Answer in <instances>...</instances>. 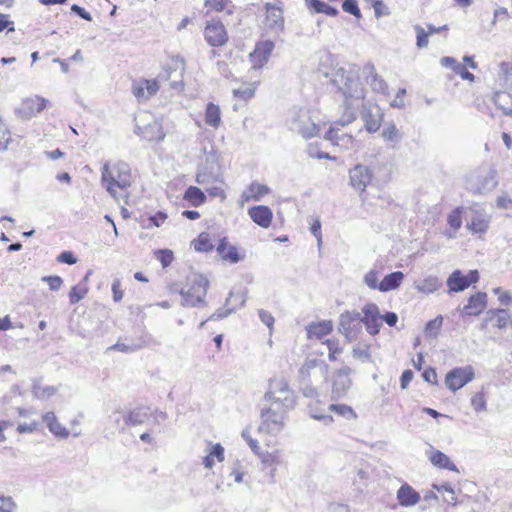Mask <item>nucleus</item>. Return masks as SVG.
<instances>
[{
    "instance_id": "f257e3e1",
    "label": "nucleus",
    "mask_w": 512,
    "mask_h": 512,
    "mask_svg": "<svg viewBox=\"0 0 512 512\" xmlns=\"http://www.w3.org/2000/svg\"><path fill=\"white\" fill-rule=\"evenodd\" d=\"M101 182L113 198L126 195L133 182L129 165L123 161L105 163L101 171Z\"/></svg>"
},
{
    "instance_id": "f03ea898",
    "label": "nucleus",
    "mask_w": 512,
    "mask_h": 512,
    "mask_svg": "<svg viewBox=\"0 0 512 512\" xmlns=\"http://www.w3.org/2000/svg\"><path fill=\"white\" fill-rule=\"evenodd\" d=\"M208 287L209 281L202 274L191 273L188 275L179 290L182 305L195 307L204 303Z\"/></svg>"
},
{
    "instance_id": "7ed1b4c3",
    "label": "nucleus",
    "mask_w": 512,
    "mask_h": 512,
    "mask_svg": "<svg viewBox=\"0 0 512 512\" xmlns=\"http://www.w3.org/2000/svg\"><path fill=\"white\" fill-rule=\"evenodd\" d=\"M265 400L275 408L291 410L296 404L294 392L284 378H272L269 381L268 390L265 393Z\"/></svg>"
},
{
    "instance_id": "20e7f679",
    "label": "nucleus",
    "mask_w": 512,
    "mask_h": 512,
    "mask_svg": "<svg viewBox=\"0 0 512 512\" xmlns=\"http://www.w3.org/2000/svg\"><path fill=\"white\" fill-rule=\"evenodd\" d=\"M212 16L204 23L203 38L209 47L221 48L228 44L230 40L229 32L221 19Z\"/></svg>"
},
{
    "instance_id": "39448f33",
    "label": "nucleus",
    "mask_w": 512,
    "mask_h": 512,
    "mask_svg": "<svg viewBox=\"0 0 512 512\" xmlns=\"http://www.w3.org/2000/svg\"><path fill=\"white\" fill-rule=\"evenodd\" d=\"M287 412L288 410L268 405L267 408L261 411L259 432L264 434H276L280 432L284 427Z\"/></svg>"
},
{
    "instance_id": "423d86ee",
    "label": "nucleus",
    "mask_w": 512,
    "mask_h": 512,
    "mask_svg": "<svg viewBox=\"0 0 512 512\" xmlns=\"http://www.w3.org/2000/svg\"><path fill=\"white\" fill-rule=\"evenodd\" d=\"M480 279L478 270H470L464 274L461 270H454L447 278L446 285L449 292L457 293L468 289Z\"/></svg>"
},
{
    "instance_id": "0eeeda50",
    "label": "nucleus",
    "mask_w": 512,
    "mask_h": 512,
    "mask_svg": "<svg viewBox=\"0 0 512 512\" xmlns=\"http://www.w3.org/2000/svg\"><path fill=\"white\" fill-rule=\"evenodd\" d=\"M475 372L471 365L451 369L445 376L446 387L456 392L474 379Z\"/></svg>"
},
{
    "instance_id": "6e6552de",
    "label": "nucleus",
    "mask_w": 512,
    "mask_h": 512,
    "mask_svg": "<svg viewBox=\"0 0 512 512\" xmlns=\"http://www.w3.org/2000/svg\"><path fill=\"white\" fill-rule=\"evenodd\" d=\"M242 437L245 439L251 450L255 453V455L259 457L262 464H264L265 466L274 467L282 462L280 450L276 448H273L271 450L263 449L261 446L258 445V442L250 436L248 431H244L242 433Z\"/></svg>"
},
{
    "instance_id": "1a4fd4ad",
    "label": "nucleus",
    "mask_w": 512,
    "mask_h": 512,
    "mask_svg": "<svg viewBox=\"0 0 512 512\" xmlns=\"http://www.w3.org/2000/svg\"><path fill=\"white\" fill-rule=\"evenodd\" d=\"M472 213L471 218L467 221L466 228L474 235L481 237L489 229L490 217L477 204L468 207Z\"/></svg>"
},
{
    "instance_id": "9d476101",
    "label": "nucleus",
    "mask_w": 512,
    "mask_h": 512,
    "mask_svg": "<svg viewBox=\"0 0 512 512\" xmlns=\"http://www.w3.org/2000/svg\"><path fill=\"white\" fill-rule=\"evenodd\" d=\"M362 313L363 316L359 321L364 324L366 331L371 336L379 334L382 325V315L378 306L375 303H367L363 306Z\"/></svg>"
},
{
    "instance_id": "9b49d317",
    "label": "nucleus",
    "mask_w": 512,
    "mask_h": 512,
    "mask_svg": "<svg viewBox=\"0 0 512 512\" xmlns=\"http://www.w3.org/2000/svg\"><path fill=\"white\" fill-rule=\"evenodd\" d=\"M137 122L136 129L138 135L146 141L159 142L164 139L165 133L163 131L160 121L151 117L146 123Z\"/></svg>"
},
{
    "instance_id": "f8f14e48",
    "label": "nucleus",
    "mask_w": 512,
    "mask_h": 512,
    "mask_svg": "<svg viewBox=\"0 0 512 512\" xmlns=\"http://www.w3.org/2000/svg\"><path fill=\"white\" fill-rule=\"evenodd\" d=\"M488 297L485 292H476L471 294L467 302L461 309V315L463 317H477L481 315L487 308Z\"/></svg>"
},
{
    "instance_id": "ddd939ff",
    "label": "nucleus",
    "mask_w": 512,
    "mask_h": 512,
    "mask_svg": "<svg viewBox=\"0 0 512 512\" xmlns=\"http://www.w3.org/2000/svg\"><path fill=\"white\" fill-rule=\"evenodd\" d=\"M274 47V42L271 40L258 41L254 50L249 54L252 67L254 69H261L266 65Z\"/></svg>"
},
{
    "instance_id": "4468645a",
    "label": "nucleus",
    "mask_w": 512,
    "mask_h": 512,
    "mask_svg": "<svg viewBox=\"0 0 512 512\" xmlns=\"http://www.w3.org/2000/svg\"><path fill=\"white\" fill-rule=\"evenodd\" d=\"M48 101L38 95L22 100L17 113L20 117L29 119L41 113L47 107Z\"/></svg>"
},
{
    "instance_id": "2eb2a0df",
    "label": "nucleus",
    "mask_w": 512,
    "mask_h": 512,
    "mask_svg": "<svg viewBox=\"0 0 512 512\" xmlns=\"http://www.w3.org/2000/svg\"><path fill=\"white\" fill-rule=\"evenodd\" d=\"M185 70L186 62L182 57L178 55L170 56L163 65L160 78L164 81L172 80L173 78L182 80Z\"/></svg>"
},
{
    "instance_id": "dca6fc26",
    "label": "nucleus",
    "mask_w": 512,
    "mask_h": 512,
    "mask_svg": "<svg viewBox=\"0 0 512 512\" xmlns=\"http://www.w3.org/2000/svg\"><path fill=\"white\" fill-rule=\"evenodd\" d=\"M271 193V189L258 181L251 182L241 193L239 203L244 206L249 202H258Z\"/></svg>"
},
{
    "instance_id": "f3484780",
    "label": "nucleus",
    "mask_w": 512,
    "mask_h": 512,
    "mask_svg": "<svg viewBox=\"0 0 512 512\" xmlns=\"http://www.w3.org/2000/svg\"><path fill=\"white\" fill-rule=\"evenodd\" d=\"M265 18L264 25L270 30L282 31L284 27L283 8L281 3L271 4L266 3L264 5Z\"/></svg>"
},
{
    "instance_id": "a211bd4d",
    "label": "nucleus",
    "mask_w": 512,
    "mask_h": 512,
    "mask_svg": "<svg viewBox=\"0 0 512 512\" xmlns=\"http://www.w3.org/2000/svg\"><path fill=\"white\" fill-rule=\"evenodd\" d=\"M235 5L232 0H204L202 11L204 16L222 14L231 16L234 14Z\"/></svg>"
},
{
    "instance_id": "6ab92c4d",
    "label": "nucleus",
    "mask_w": 512,
    "mask_h": 512,
    "mask_svg": "<svg viewBox=\"0 0 512 512\" xmlns=\"http://www.w3.org/2000/svg\"><path fill=\"white\" fill-rule=\"evenodd\" d=\"M250 219L259 227L268 229L274 218L272 209L266 205H255L248 209Z\"/></svg>"
},
{
    "instance_id": "aec40b11",
    "label": "nucleus",
    "mask_w": 512,
    "mask_h": 512,
    "mask_svg": "<svg viewBox=\"0 0 512 512\" xmlns=\"http://www.w3.org/2000/svg\"><path fill=\"white\" fill-rule=\"evenodd\" d=\"M160 88L156 79H142L134 81L132 84V93L138 100L148 99L154 96Z\"/></svg>"
},
{
    "instance_id": "412c9836",
    "label": "nucleus",
    "mask_w": 512,
    "mask_h": 512,
    "mask_svg": "<svg viewBox=\"0 0 512 512\" xmlns=\"http://www.w3.org/2000/svg\"><path fill=\"white\" fill-rule=\"evenodd\" d=\"M340 90L347 100L363 99L365 97L363 84L355 75H347L344 84L340 86Z\"/></svg>"
},
{
    "instance_id": "4be33fe9",
    "label": "nucleus",
    "mask_w": 512,
    "mask_h": 512,
    "mask_svg": "<svg viewBox=\"0 0 512 512\" xmlns=\"http://www.w3.org/2000/svg\"><path fill=\"white\" fill-rule=\"evenodd\" d=\"M351 369L342 367L335 371L332 378V392L336 397H340L346 393L351 385L350 379Z\"/></svg>"
},
{
    "instance_id": "5701e85b",
    "label": "nucleus",
    "mask_w": 512,
    "mask_h": 512,
    "mask_svg": "<svg viewBox=\"0 0 512 512\" xmlns=\"http://www.w3.org/2000/svg\"><path fill=\"white\" fill-rule=\"evenodd\" d=\"M216 250L221 259L229 263H237L244 257L239 249L232 245L226 237L219 241Z\"/></svg>"
},
{
    "instance_id": "b1692460",
    "label": "nucleus",
    "mask_w": 512,
    "mask_h": 512,
    "mask_svg": "<svg viewBox=\"0 0 512 512\" xmlns=\"http://www.w3.org/2000/svg\"><path fill=\"white\" fill-rule=\"evenodd\" d=\"M383 116L384 114L380 107L377 105H369L363 114V121L367 131H378L382 124Z\"/></svg>"
},
{
    "instance_id": "393cba45",
    "label": "nucleus",
    "mask_w": 512,
    "mask_h": 512,
    "mask_svg": "<svg viewBox=\"0 0 512 512\" xmlns=\"http://www.w3.org/2000/svg\"><path fill=\"white\" fill-rule=\"evenodd\" d=\"M306 331L308 339L320 340L332 333L333 322L331 320L312 322L306 327Z\"/></svg>"
},
{
    "instance_id": "a878e982",
    "label": "nucleus",
    "mask_w": 512,
    "mask_h": 512,
    "mask_svg": "<svg viewBox=\"0 0 512 512\" xmlns=\"http://www.w3.org/2000/svg\"><path fill=\"white\" fill-rule=\"evenodd\" d=\"M427 457H428V460L431 462V464L439 469L458 472L456 465L449 458V456H447L445 453H443L440 450L431 448L427 452Z\"/></svg>"
},
{
    "instance_id": "bb28decb",
    "label": "nucleus",
    "mask_w": 512,
    "mask_h": 512,
    "mask_svg": "<svg viewBox=\"0 0 512 512\" xmlns=\"http://www.w3.org/2000/svg\"><path fill=\"white\" fill-rule=\"evenodd\" d=\"M370 181L371 174L367 167L356 165L350 170V183L354 188L363 191Z\"/></svg>"
},
{
    "instance_id": "cd10ccee",
    "label": "nucleus",
    "mask_w": 512,
    "mask_h": 512,
    "mask_svg": "<svg viewBox=\"0 0 512 512\" xmlns=\"http://www.w3.org/2000/svg\"><path fill=\"white\" fill-rule=\"evenodd\" d=\"M486 322H492L493 326L502 330L512 328V317L505 309H491L487 313Z\"/></svg>"
},
{
    "instance_id": "c85d7f7f",
    "label": "nucleus",
    "mask_w": 512,
    "mask_h": 512,
    "mask_svg": "<svg viewBox=\"0 0 512 512\" xmlns=\"http://www.w3.org/2000/svg\"><path fill=\"white\" fill-rule=\"evenodd\" d=\"M421 499L420 494L409 484L404 483L397 491L398 503L403 507L416 505Z\"/></svg>"
},
{
    "instance_id": "c756f323",
    "label": "nucleus",
    "mask_w": 512,
    "mask_h": 512,
    "mask_svg": "<svg viewBox=\"0 0 512 512\" xmlns=\"http://www.w3.org/2000/svg\"><path fill=\"white\" fill-rule=\"evenodd\" d=\"M464 212V207L459 206L453 209L447 215V225L448 229L444 231V235L447 238H454L461 228L462 225V214Z\"/></svg>"
},
{
    "instance_id": "7c9ffc66",
    "label": "nucleus",
    "mask_w": 512,
    "mask_h": 512,
    "mask_svg": "<svg viewBox=\"0 0 512 512\" xmlns=\"http://www.w3.org/2000/svg\"><path fill=\"white\" fill-rule=\"evenodd\" d=\"M491 101L503 115L512 117V94L508 91L494 92Z\"/></svg>"
},
{
    "instance_id": "2f4dec72",
    "label": "nucleus",
    "mask_w": 512,
    "mask_h": 512,
    "mask_svg": "<svg viewBox=\"0 0 512 512\" xmlns=\"http://www.w3.org/2000/svg\"><path fill=\"white\" fill-rule=\"evenodd\" d=\"M360 319V313L355 311H346L340 316V326L343 330V334L350 338L353 335L354 328L359 330L358 322Z\"/></svg>"
},
{
    "instance_id": "473e14b6",
    "label": "nucleus",
    "mask_w": 512,
    "mask_h": 512,
    "mask_svg": "<svg viewBox=\"0 0 512 512\" xmlns=\"http://www.w3.org/2000/svg\"><path fill=\"white\" fill-rule=\"evenodd\" d=\"M42 419L54 436L58 438H67L69 436V431L59 422L54 412H46Z\"/></svg>"
},
{
    "instance_id": "72a5a7b5",
    "label": "nucleus",
    "mask_w": 512,
    "mask_h": 512,
    "mask_svg": "<svg viewBox=\"0 0 512 512\" xmlns=\"http://www.w3.org/2000/svg\"><path fill=\"white\" fill-rule=\"evenodd\" d=\"M183 200L189 206L199 207L206 203L207 195L199 187L190 185L183 193Z\"/></svg>"
},
{
    "instance_id": "f704fd0d",
    "label": "nucleus",
    "mask_w": 512,
    "mask_h": 512,
    "mask_svg": "<svg viewBox=\"0 0 512 512\" xmlns=\"http://www.w3.org/2000/svg\"><path fill=\"white\" fill-rule=\"evenodd\" d=\"M325 138L331 141L334 145L348 147L353 145L354 139L352 136L347 135L338 127H331L325 135Z\"/></svg>"
},
{
    "instance_id": "c9c22d12",
    "label": "nucleus",
    "mask_w": 512,
    "mask_h": 512,
    "mask_svg": "<svg viewBox=\"0 0 512 512\" xmlns=\"http://www.w3.org/2000/svg\"><path fill=\"white\" fill-rule=\"evenodd\" d=\"M193 249L200 253H209L214 249V238L208 232H201L191 241Z\"/></svg>"
},
{
    "instance_id": "e433bc0d",
    "label": "nucleus",
    "mask_w": 512,
    "mask_h": 512,
    "mask_svg": "<svg viewBox=\"0 0 512 512\" xmlns=\"http://www.w3.org/2000/svg\"><path fill=\"white\" fill-rule=\"evenodd\" d=\"M204 122L207 126L218 129L221 125V110L220 107L212 102L206 105L204 113Z\"/></svg>"
},
{
    "instance_id": "4c0bfd02",
    "label": "nucleus",
    "mask_w": 512,
    "mask_h": 512,
    "mask_svg": "<svg viewBox=\"0 0 512 512\" xmlns=\"http://www.w3.org/2000/svg\"><path fill=\"white\" fill-rule=\"evenodd\" d=\"M88 277L89 273L84 277L82 281L71 287L68 295L70 304H77L87 296L89 291Z\"/></svg>"
},
{
    "instance_id": "58836bf2",
    "label": "nucleus",
    "mask_w": 512,
    "mask_h": 512,
    "mask_svg": "<svg viewBox=\"0 0 512 512\" xmlns=\"http://www.w3.org/2000/svg\"><path fill=\"white\" fill-rule=\"evenodd\" d=\"M404 273L396 271L386 275L382 281H380L379 291L388 292L397 289L404 280Z\"/></svg>"
},
{
    "instance_id": "ea45409f",
    "label": "nucleus",
    "mask_w": 512,
    "mask_h": 512,
    "mask_svg": "<svg viewBox=\"0 0 512 512\" xmlns=\"http://www.w3.org/2000/svg\"><path fill=\"white\" fill-rule=\"evenodd\" d=\"M256 89V82H245L233 90V96L236 100L246 103L255 96Z\"/></svg>"
},
{
    "instance_id": "a19ab883",
    "label": "nucleus",
    "mask_w": 512,
    "mask_h": 512,
    "mask_svg": "<svg viewBox=\"0 0 512 512\" xmlns=\"http://www.w3.org/2000/svg\"><path fill=\"white\" fill-rule=\"evenodd\" d=\"M306 7L309 11L317 14H325L331 17L338 15V10L320 0H305Z\"/></svg>"
},
{
    "instance_id": "79ce46f5",
    "label": "nucleus",
    "mask_w": 512,
    "mask_h": 512,
    "mask_svg": "<svg viewBox=\"0 0 512 512\" xmlns=\"http://www.w3.org/2000/svg\"><path fill=\"white\" fill-rule=\"evenodd\" d=\"M478 65L474 60L473 56H465L463 58V64L459 69L457 75L461 77V79L466 80L470 83L475 81V75L468 71V68L477 69Z\"/></svg>"
},
{
    "instance_id": "37998d69",
    "label": "nucleus",
    "mask_w": 512,
    "mask_h": 512,
    "mask_svg": "<svg viewBox=\"0 0 512 512\" xmlns=\"http://www.w3.org/2000/svg\"><path fill=\"white\" fill-rule=\"evenodd\" d=\"M440 286L441 283L437 277L429 276L419 281L416 284V289L424 294H431L436 292Z\"/></svg>"
},
{
    "instance_id": "c03bdc74",
    "label": "nucleus",
    "mask_w": 512,
    "mask_h": 512,
    "mask_svg": "<svg viewBox=\"0 0 512 512\" xmlns=\"http://www.w3.org/2000/svg\"><path fill=\"white\" fill-rule=\"evenodd\" d=\"M215 460L218 462L224 460V449L219 443L211 447L209 454L203 459V464L206 468H212L215 464Z\"/></svg>"
},
{
    "instance_id": "a18cd8bd",
    "label": "nucleus",
    "mask_w": 512,
    "mask_h": 512,
    "mask_svg": "<svg viewBox=\"0 0 512 512\" xmlns=\"http://www.w3.org/2000/svg\"><path fill=\"white\" fill-rule=\"evenodd\" d=\"M434 489L441 495L443 500L448 504L455 505L457 502V496L454 489L448 484L434 485Z\"/></svg>"
},
{
    "instance_id": "49530a36",
    "label": "nucleus",
    "mask_w": 512,
    "mask_h": 512,
    "mask_svg": "<svg viewBox=\"0 0 512 512\" xmlns=\"http://www.w3.org/2000/svg\"><path fill=\"white\" fill-rule=\"evenodd\" d=\"M12 142V133L0 115V151L8 149Z\"/></svg>"
},
{
    "instance_id": "de8ad7c7",
    "label": "nucleus",
    "mask_w": 512,
    "mask_h": 512,
    "mask_svg": "<svg viewBox=\"0 0 512 512\" xmlns=\"http://www.w3.org/2000/svg\"><path fill=\"white\" fill-rule=\"evenodd\" d=\"M325 344L328 348V358L330 361H337L338 356L342 353L343 348L340 346L338 339H327Z\"/></svg>"
},
{
    "instance_id": "09e8293b",
    "label": "nucleus",
    "mask_w": 512,
    "mask_h": 512,
    "mask_svg": "<svg viewBox=\"0 0 512 512\" xmlns=\"http://www.w3.org/2000/svg\"><path fill=\"white\" fill-rule=\"evenodd\" d=\"M146 413L142 409H135L130 411L125 416V423L128 425H138L142 424L145 420Z\"/></svg>"
},
{
    "instance_id": "8fccbe9b",
    "label": "nucleus",
    "mask_w": 512,
    "mask_h": 512,
    "mask_svg": "<svg viewBox=\"0 0 512 512\" xmlns=\"http://www.w3.org/2000/svg\"><path fill=\"white\" fill-rule=\"evenodd\" d=\"M471 406L476 412H482L486 410V395L483 391H479L471 397Z\"/></svg>"
},
{
    "instance_id": "3c124183",
    "label": "nucleus",
    "mask_w": 512,
    "mask_h": 512,
    "mask_svg": "<svg viewBox=\"0 0 512 512\" xmlns=\"http://www.w3.org/2000/svg\"><path fill=\"white\" fill-rule=\"evenodd\" d=\"M329 409L336 414L346 417V418H355L356 414L353 409L345 404H331Z\"/></svg>"
},
{
    "instance_id": "603ef678",
    "label": "nucleus",
    "mask_w": 512,
    "mask_h": 512,
    "mask_svg": "<svg viewBox=\"0 0 512 512\" xmlns=\"http://www.w3.org/2000/svg\"><path fill=\"white\" fill-rule=\"evenodd\" d=\"M155 255L156 259L161 263L163 268L171 265L174 260L173 252L169 249L158 250Z\"/></svg>"
},
{
    "instance_id": "864d4df0",
    "label": "nucleus",
    "mask_w": 512,
    "mask_h": 512,
    "mask_svg": "<svg viewBox=\"0 0 512 512\" xmlns=\"http://www.w3.org/2000/svg\"><path fill=\"white\" fill-rule=\"evenodd\" d=\"M342 9L346 13L353 15L357 19H360L362 17L361 11L358 7L357 0H344L342 4Z\"/></svg>"
},
{
    "instance_id": "5fc2aeb1",
    "label": "nucleus",
    "mask_w": 512,
    "mask_h": 512,
    "mask_svg": "<svg viewBox=\"0 0 512 512\" xmlns=\"http://www.w3.org/2000/svg\"><path fill=\"white\" fill-rule=\"evenodd\" d=\"M364 282L369 288L373 290H379L380 282L378 271L370 270L369 272H367L364 276Z\"/></svg>"
},
{
    "instance_id": "6e6d98bb",
    "label": "nucleus",
    "mask_w": 512,
    "mask_h": 512,
    "mask_svg": "<svg viewBox=\"0 0 512 512\" xmlns=\"http://www.w3.org/2000/svg\"><path fill=\"white\" fill-rule=\"evenodd\" d=\"M56 393V388L53 386L34 387L33 395L38 399H44L53 396Z\"/></svg>"
},
{
    "instance_id": "4d7b16f0",
    "label": "nucleus",
    "mask_w": 512,
    "mask_h": 512,
    "mask_svg": "<svg viewBox=\"0 0 512 512\" xmlns=\"http://www.w3.org/2000/svg\"><path fill=\"white\" fill-rule=\"evenodd\" d=\"M493 293L497 295L498 301L503 306H509L512 303V296L509 291L503 290L500 287L494 288Z\"/></svg>"
},
{
    "instance_id": "13d9d810",
    "label": "nucleus",
    "mask_w": 512,
    "mask_h": 512,
    "mask_svg": "<svg viewBox=\"0 0 512 512\" xmlns=\"http://www.w3.org/2000/svg\"><path fill=\"white\" fill-rule=\"evenodd\" d=\"M3 31L14 32L15 24L14 21L10 19V15L0 12V33Z\"/></svg>"
},
{
    "instance_id": "bf43d9fd",
    "label": "nucleus",
    "mask_w": 512,
    "mask_h": 512,
    "mask_svg": "<svg viewBox=\"0 0 512 512\" xmlns=\"http://www.w3.org/2000/svg\"><path fill=\"white\" fill-rule=\"evenodd\" d=\"M416 31V39H417V47L418 48H424L428 45V33H426V30L421 26L415 27Z\"/></svg>"
},
{
    "instance_id": "052dcab7",
    "label": "nucleus",
    "mask_w": 512,
    "mask_h": 512,
    "mask_svg": "<svg viewBox=\"0 0 512 512\" xmlns=\"http://www.w3.org/2000/svg\"><path fill=\"white\" fill-rule=\"evenodd\" d=\"M382 136L386 141L396 142L399 138V133L395 125H389L383 130Z\"/></svg>"
},
{
    "instance_id": "680f3d73",
    "label": "nucleus",
    "mask_w": 512,
    "mask_h": 512,
    "mask_svg": "<svg viewBox=\"0 0 512 512\" xmlns=\"http://www.w3.org/2000/svg\"><path fill=\"white\" fill-rule=\"evenodd\" d=\"M167 218H168L167 213H165L163 211H158L155 214L151 215L148 218V220L150 222V225L155 226V227H160L161 225H163L165 223Z\"/></svg>"
},
{
    "instance_id": "e2e57ef3",
    "label": "nucleus",
    "mask_w": 512,
    "mask_h": 512,
    "mask_svg": "<svg viewBox=\"0 0 512 512\" xmlns=\"http://www.w3.org/2000/svg\"><path fill=\"white\" fill-rule=\"evenodd\" d=\"M38 428H39V423L37 421H32L30 423L19 424L16 427V431L19 434L33 433V432L37 431Z\"/></svg>"
},
{
    "instance_id": "0e129e2a",
    "label": "nucleus",
    "mask_w": 512,
    "mask_h": 512,
    "mask_svg": "<svg viewBox=\"0 0 512 512\" xmlns=\"http://www.w3.org/2000/svg\"><path fill=\"white\" fill-rule=\"evenodd\" d=\"M57 261L68 265L77 263V257L71 251H63L57 256Z\"/></svg>"
},
{
    "instance_id": "69168bd1",
    "label": "nucleus",
    "mask_w": 512,
    "mask_h": 512,
    "mask_svg": "<svg viewBox=\"0 0 512 512\" xmlns=\"http://www.w3.org/2000/svg\"><path fill=\"white\" fill-rule=\"evenodd\" d=\"M15 508V503L11 497L0 496V512H12Z\"/></svg>"
},
{
    "instance_id": "338daca9",
    "label": "nucleus",
    "mask_w": 512,
    "mask_h": 512,
    "mask_svg": "<svg viewBox=\"0 0 512 512\" xmlns=\"http://www.w3.org/2000/svg\"><path fill=\"white\" fill-rule=\"evenodd\" d=\"M43 280L49 285L51 290H58L63 285V280L60 276H47Z\"/></svg>"
},
{
    "instance_id": "774afa93",
    "label": "nucleus",
    "mask_w": 512,
    "mask_h": 512,
    "mask_svg": "<svg viewBox=\"0 0 512 512\" xmlns=\"http://www.w3.org/2000/svg\"><path fill=\"white\" fill-rule=\"evenodd\" d=\"M112 294L115 302H120L124 297V290L121 287V282L117 279L112 283Z\"/></svg>"
}]
</instances>
